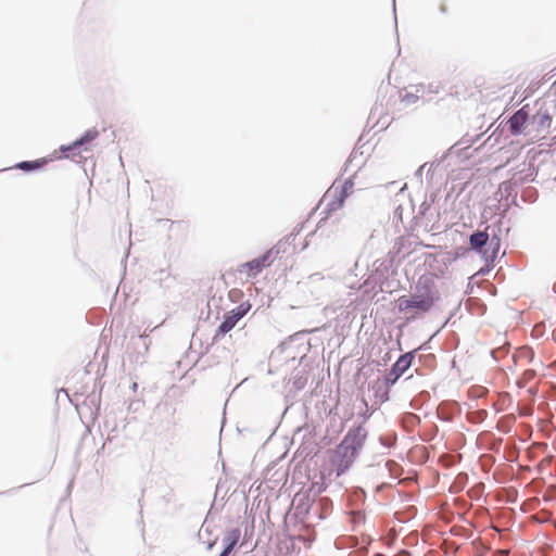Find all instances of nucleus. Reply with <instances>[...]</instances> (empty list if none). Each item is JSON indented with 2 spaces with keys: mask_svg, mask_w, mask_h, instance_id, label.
Here are the masks:
<instances>
[{
  "mask_svg": "<svg viewBox=\"0 0 556 556\" xmlns=\"http://www.w3.org/2000/svg\"><path fill=\"white\" fill-rule=\"evenodd\" d=\"M365 435L361 429L350 430L341 443L331 451L330 463L340 476L353 464L357 451L362 447Z\"/></svg>",
  "mask_w": 556,
  "mask_h": 556,
  "instance_id": "1",
  "label": "nucleus"
},
{
  "mask_svg": "<svg viewBox=\"0 0 556 556\" xmlns=\"http://www.w3.org/2000/svg\"><path fill=\"white\" fill-rule=\"evenodd\" d=\"M438 282L439 277L435 274H424L418 278L415 285V291L412 295L415 296L416 300L422 301V303L432 309L441 299Z\"/></svg>",
  "mask_w": 556,
  "mask_h": 556,
  "instance_id": "2",
  "label": "nucleus"
},
{
  "mask_svg": "<svg viewBox=\"0 0 556 556\" xmlns=\"http://www.w3.org/2000/svg\"><path fill=\"white\" fill-rule=\"evenodd\" d=\"M400 313L407 316V319H414L431 311L422 301L416 300L413 295H402L396 300Z\"/></svg>",
  "mask_w": 556,
  "mask_h": 556,
  "instance_id": "3",
  "label": "nucleus"
},
{
  "mask_svg": "<svg viewBox=\"0 0 556 556\" xmlns=\"http://www.w3.org/2000/svg\"><path fill=\"white\" fill-rule=\"evenodd\" d=\"M552 125V118L547 113H538L530 121L531 128L528 129L527 136L532 141H538L548 134Z\"/></svg>",
  "mask_w": 556,
  "mask_h": 556,
  "instance_id": "4",
  "label": "nucleus"
},
{
  "mask_svg": "<svg viewBox=\"0 0 556 556\" xmlns=\"http://www.w3.org/2000/svg\"><path fill=\"white\" fill-rule=\"evenodd\" d=\"M274 250L266 251L262 256L253 258L239 267V273L244 274L248 278L257 276L264 268L269 267L274 261Z\"/></svg>",
  "mask_w": 556,
  "mask_h": 556,
  "instance_id": "5",
  "label": "nucleus"
},
{
  "mask_svg": "<svg viewBox=\"0 0 556 556\" xmlns=\"http://www.w3.org/2000/svg\"><path fill=\"white\" fill-rule=\"evenodd\" d=\"M251 304L249 302L241 303L236 308L231 309L230 312L226 313L224 316V320L219 325L217 332L215 337L219 334H226L229 332L233 327L237 325V323L250 311Z\"/></svg>",
  "mask_w": 556,
  "mask_h": 556,
  "instance_id": "6",
  "label": "nucleus"
},
{
  "mask_svg": "<svg viewBox=\"0 0 556 556\" xmlns=\"http://www.w3.org/2000/svg\"><path fill=\"white\" fill-rule=\"evenodd\" d=\"M530 121L527 106L521 108L508 119L510 134L514 136L522 134L527 136L528 129L531 128Z\"/></svg>",
  "mask_w": 556,
  "mask_h": 556,
  "instance_id": "7",
  "label": "nucleus"
},
{
  "mask_svg": "<svg viewBox=\"0 0 556 556\" xmlns=\"http://www.w3.org/2000/svg\"><path fill=\"white\" fill-rule=\"evenodd\" d=\"M98 136L99 131L96 128L89 129L72 144L62 146L60 150L62 152L71 153L72 156L78 155L80 154L81 150L89 151L90 149L87 147V144L97 139Z\"/></svg>",
  "mask_w": 556,
  "mask_h": 556,
  "instance_id": "8",
  "label": "nucleus"
},
{
  "mask_svg": "<svg viewBox=\"0 0 556 556\" xmlns=\"http://www.w3.org/2000/svg\"><path fill=\"white\" fill-rule=\"evenodd\" d=\"M413 359L414 354L412 352L401 355L392 366L390 372L387 375V382L394 384L399 378L410 367Z\"/></svg>",
  "mask_w": 556,
  "mask_h": 556,
  "instance_id": "9",
  "label": "nucleus"
},
{
  "mask_svg": "<svg viewBox=\"0 0 556 556\" xmlns=\"http://www.w3.org/2000/svg\"><path fill=\"white\" fill-rule=\"evenodd\" d=\"M240 536H241V531L238 528L228 531L224 538L225 548L220 553V556H229V554L232 552V549L239 542Z\"/></svg>",
  "mask_w": 556,
  "mask_h": 556,
  "instance_id": "10",
  "label": "nucleus"
},
{
  "mask_svg": "<svg viewBox=\"0 0 556 556\" xmlns=\"http://www.w3.org/2000/svg\"><path fill=\"white\" fill-rule=\"evenodd\" d=\"M352 188H353V181L350 180V179L346 180L344 182L343 189L340 192L339 197L329 204V210L334 211V210L341 208L343 206V204H344L345 198L349 195V191Z\"/></svg>",
  "mask_w": 556,
  "mask_h": 556,
  "instance_id": "11",
  "label": "nucleus"
},
{
  "mask_svg": "<svg viewBox=\"0 0 556 556\" xmlns=\"http://www.w3.org/2000/svg\"><path fill=\"white\" fill-rule=\"evenodd\" d=\"M489 235L485 231H478L470 236V245L472 249L480 250L486 244Z\"/></svg>",
  "mask_w": 556,
  "mask_h": 556,
  "instance_id": "12",
  "label": "nucleus"
},
{
  "mask_svg": "<svg viewBox=\"0 0 556 556\" xmlns=\"http://www.w3.org/2000/svg\"><path fill=\"white\" fill-rule=\"evenodd\" d=\"M50 160L49 159H39L36 161H25L21 162L16 165L17 168L23 170H35L41 168L43 165H46Z\"/></svg>",
  "mask_w": 556,
  "mask_h": 556,
  "instance_id": "13",
  "label": "nucleus"
}]
</instances>
